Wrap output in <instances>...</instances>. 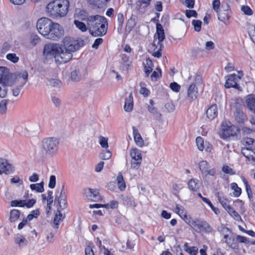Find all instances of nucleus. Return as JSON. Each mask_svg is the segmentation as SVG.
Returning <instances> with one entry per match:
<instances>
[{
    "mask_svg": "<svg viewBox=\"0 0 255 255\" xmlns=\"http://www.w3.org/2000/svg\"><path fill=\"white\" fill-rule=\"evenodd\" d=\"M198 96L197 88L194 84H192L188 87L187 90V99L190 101L195 100Z\"/></svg>",
    "mask_w": 255,
    "mask_h": 255,
    "instance_id": "nucleus-16",
    "label": "nucleus"
},
{
    "mask_svg": "<svg viewBox=\"0 0 255 255\" xmlns=\"http://www.w3.org/2000/svg\"><path fill=\"white\" fill-rule=\"evenodd\" d=\"M23 86V84H21L19 86H15L13 87V88L12 89L13 96L14 97L18 96Z\"/></svg>",
    "mask_w": 255,
    "mask_h": 255,
    "instance_id": "nucleus-55",
    "label": "nucleus"
},
{
    "mask_svg": "<svg viewBox=\"0 0 255 255\" xmlns=\"http://www.w3.org/2000/svg\"><path fill=\"white\" fill-rule=\"evenodd\" d=\"M59 139L56 137H47L44 138L41 142L42 148L46 154L50 156L55 155L58 150Z\"/></svg>",
    "mask_w": 255,
    "mask_h": 255,
    "instance_id": "nucleus-5",
    "label": "nucleus"
},
{
    "mask_svg": "<svg viewBox=\"0 0 255 255\" xmlns=\"http://www.w3.org/2000/svg\"><path fill=\"white\" fill-rule=\"evenodd\" d=\"M222 171L225 173L230 174L231 175L234 174L233 169L227 165L223 166Z\"/></svg>",
    "mask_w": 255,
    "mask_h": 255,
    "instance_id": "nucleus-64",
    "label": "nucleus"
},
{
    "mask_svg": "<svg viewBox=\"0 0 255 255\" xmlns=\"http://www.w3.org/2000/svg\"><path fill=\"white\" fill-rule=\"evenodd\" d=\"M236 134V129L235 127L230 126L223 129V136L226 138L230 136H233Z\"/></svg>",
    "mask_w": 255,
    "mask_h": 255,
    "instance_id": "nucleus-27",
    "label": "nucleus"
},
{
    "mask_svg": "<svg viewBox=\"0 0 255 255\" xmlns=\"http://www.w3.org/2000/svg\"><path fill=\"white\" fill-rule=\"evenodd\" d=\"M189 189L192 191H197L200 188L198 180L195 179H191L188 182Z\"/></svg>",
    "mask_w": 255,
    "mask_h": 255,
    "instance_id": "nucleus-28",
    "label": "nucleus"
},
{
    "mask_svg": "<svg viewBox=\"0 0 255 255\" xmlns=\"http://www.w3.org/2000/svg\"><path fill=\"white\" fill-rule=\"evenodd\" d=\"M229 5L226 3V6L223 8V9H220L218 11V19L219 20L225 22L227 20H228L229 18Z\"/></svg>",
    "mask_w": 255,
    "mask_h": 255,
    "instance_id": "nucleus-17",
    "label": "nucleus"
},
{
    "mask_svg": "<svg viewBox=\"0 0 255 255\" xmlns=\"http://www.w3.org/2000/svg\"><path fill=\"white\" fill-rule=\"evenodd\" d=\"M74 23L75 24L76 26L82 32H85L87 31V29H88L87 24L86 25L83 22L77 20H75Z\"/></svg>",
    "mask_w": 255,
    "mask_h": 255,
    "instance_id": "nucleus-41",
    "label": "nucleus"
},
{
    "mask_svg": "<svg viewBox=\"0 0 255 255\" xmlns=\"http://www.w3.org/2000/svg\"><path fill=\"white\" fill-rule=\"evenodd\" d=\"M8 104V100H2L0 102V114H4L7 109L6 106Z\"/></svg>",
    "mask_w": 255,
    "mask_h": 255,
    "instance_id": "nucleus-46",
    "label": "nucleus"
},
{
    "mask_svg": "<svg viewBox=\"0 0 255 255\" xmlns=\"http://www.w3.org/2000/svg\"><path fill=\"white\" fill-rule=\"evenodd\" d=\"M13 170V167L7 162L5 159L0 158V174L2 173L9 174L11 173Z\"/></svg>",
    "mask_w": 255,
    "mask_h": 255,
    "instance_id": "nucleus-12",
    "label": "nucleus"
},
{
    "mask_svg": "<svg viewBox=\"0 0 255 255\" xmlns=\"http://www.w3.org/2000/svg\"><path fill=\"white\" fill-rule=\"evenodd\" d=\"M192 24L194 25L195 31L199 32L201 30L202 21L200 20H193Z\"/></svg>",
    "mask_w": 255,
    "mask_h": 255,
    "instance_id": "nucleus-51",
    "label": "nucleus"
},
{
    "mask_svg": "<svg viewBox=\"0 0 255 255\" xmlns=\"http://www.w3.org/2000/svg\"><path fill=\"white\" fill-rule=\"evenodd\" d=\"M20 216V211L16 209H13L10 212L9 220L11 222H14Z\"/></svg>",
    "mask_w": 255,
    "mask_h": 255,
    "instance_id": "nucleus-36",
    "label": "nucleus"
},
{
    "mask_svg": "<svg viewBox=\"0 0 255 255\" xmlns=\"http://www.w3.org/2000/svg\"><path fill=\"white\" fill-rule=\"evenodd\" d=\"M236 121L239 124H244L246 120V117L244 113L239 109H236L234 113Z\"/></svg>",
    "mask_w": 255,
    "mask_h": 255,
    "instance_id": "nucleus-25",
    "label": "nucleus"
},
{
    "mask_svg": "<svg viewBox=\"0 0 255 255\" xmlns=\"http://www.w3.org/2000/svg\"><path fill=\"white\" fill-rule=\"evenodd\" d=\"M217 115L218 108L215 104L211 105L206 111L207 117L210 120L215 119Z\"/></svg>",
    "mask_w": 255,
    "mask_h": 255,
    "instance_id": "nucleus-20",
    "label": "nucleus"
},
{
    "mask_svg": "<svg viewBox=\"0 0 255 255\" xmlns=\"http://www.w3.org/2000/svg\"><path fill=\"white\" fill-rule=\"evenodd\" d=\"M40 41L39 37L36 34H31L30 36L29 42L32 47L35 46Z\"/></svg>",
    "mask_w": 255,
    "mask_h": 255,
    "instance_id": "nucleus-38",
    "label": "nucleus"
},
{
    "mask_svg": "<svg viewBox=\"0 0 255 255\" xmlns=\"http://www.w3.org/2000/svg\"><path fill=\"white\" fill-rule=\"evenodd\" d=\"M64 217L65 216L63 215L59 210L56 211L53 220L54 224L57 226L56 228H58L60 222L63 221Z\"/></svg>",
    "mask_w": 255,
    "mask_h": 255,
    "instance_id": "nucleus-33",
    "label": "nucleus"
},
{
    "mask_svg": "<svg viewBox=\"0 0 255 255\" xmlns=\"http://www.w3.org/2000/svg\"><path fill=\"white\" fill-rule=\"evenodd\" d=\"M151 0H138L136 3L135 8L140 12L143 13L146 8L150 5Z\"/></svg>",
    "mask_w": 255,
    "mask_h": 255,
    "instance_id": "nucleus-18",
    "label": "nucleus"
},
{
    "mask_svg": "<svg viewBox=\"0 0 255 255\" xmlns=\"http://www.w3.org/2000/svg\"><path fill=\"white\" fill-rule=\"evenodd\" d=\"M36 27L40 34L53 40L60 38L64 32L62 26L59 24L54 23L46 17L39 19L37 22Z\"/></svg>",
    "mask_w": 255,
    "mask_h": 255,
    "instance_id": "nucleus-2",
    "label": "nucleus"
},
{
    "mask_svg": "<svg viewBox=\"0 0 255 255\" xmlns=\"http://www.w3.org/2000/svg\"><path fill=\"white\" fill-rule=\"evenodd\" d=\"M136 25L135 19L130 18L127 21L126 26V32L129 33Z\"/></svg>",
    "mask_w": 255,
    "mask_h": 255,
    "instance_id": "nucleus-35",
    "label": "nucleus"
},
{
    "mask_svg": "<svg viewBox=\"0 0 255 255\" xmlns=\"http://www.w3.org/2000/svg\"><path fill=\"white\" fill-rule=\"evenodd\" d=\"M216 196L218 198V200L219 201V202L221 203V204L225 209H226L230 206L228 204L229 201L228 199L224 197L222 193H216Z\"/></svg>",
    "mask_w": 255,
    "mask_h": 255,
    "instance_id": "nucleus-26",
    "label": "nucleus"
},
{
    "mask_svg": "<svg viewBox=\"0 0 255 255\" xmlns=\"http://www.w3.org/2000/svg\"><path fill=\"white\" fill-rule=\"evenodd\" d=\"M186 223H187L194 231L198 233L204 232L210 233L212 231V228L210 225L205 221L198 219H187Z\"/></svg>",
    "mask_w": 255,
    "mask_h": 255,
    "instance_id": "nucleus-6",
    "label": "nucleus"
},
{
    "mask_svg": "<svg viewBox=\"0 0 255 255\" xmlns=\"http://www.w3.org/2000/svg\"><path fill=\"white\" fill-rule=\"evenodd\" d=\"M231 188L234 190L233 194L235 197H238L241 195L242 193L241 188L238 187L236 183H231Z\"/></svg>",
    "mask_w": 255,
    "mask_h": 255,
    "instance_id": "nucleus-39",
    "label": "nucleus"
},
{
    "mask_svg": "<svg viewBox=\"0 0 255 255\" xmlns=\"http://www.w3.org/2000/svg\"><path fill=\"white\" fill-rule=\"evenodd\" d=\"M196 142L198 148L200 151H203L204 148V140L202 137L198 136L196 138Z\"/></svg>",
    "mask_w": 255,
    "mask_h": 255,
    "instance_id": "nucleus-49",
    "label": "nucleus"
},
{
    "mask_svg": "<svg viewBox=\"0 0 255 255\" xmlns=\"http://www.w3.org/2000/svg\"><path fill=\"white\" fill-rule=\"evenodd\" d=\"M69 6L68 0H53L48 4L47 12L54 17H63L67 13Z\"/></svg>",
    "mask_w": 255,
    "mask_h": 255,
    "instance_id": "nucleus-4",
    "label": "nucleus"
},
{
    "mask_svg": "<svg viewBox=\"0 0 255 255\" xmlns=\"http://www.w3.org/2000/svg\"><path fill=\"white\" fill-rule=\"evenodd\" d=\"M185 15L187 17L190 18L191 17H194L196 18L197 17V13L194 10L192 9H187L185 10Z\"/></svg>",
    "mask_w": 255,
    "mask_h": 255,
    "instance_id": "nucleus-56",
    "label": "nucleus"
},
{
    "mask_svg": "<svg viewBox=\"0 0 255 255\" xmlns=\"http://www.w3.org/2000/svg\"><path fill=\"white\" fill-rule=\"evenodd\" d=\"M224 239L225 240V242L229 247L233 249H238V243L235 235H232L230 236H229L228 235H225Z\"/></svg>",
    "mask_w": 255,
    "mask_h": 255,
    "instance_id": "nucleus-13",
    "label": "nucleus"
},
{
    "mask_svg": "<svg viewBox=\"0 0 255 255\" xmlns=\"http://www.w3.org/2000/svg\"><path fill=\"white\" fill-rule=\"evenodd\" d=\"M15 243L19 247H23L27 244L26 239L21 235L18 234L14 237Z\"/></svg>",
    "mask_w": 255,
    "mask_h": 255,
    "instance_id": "nucleus-29",
    "label": "nucleus"
},
{
    "mask_svg": "<svg viewBox=\"0 0 255 255\" xmlns=\"http://www.w3.org/2000/svg\"><path fill=\"white\" fill-rule=\"evenodd\" d=\"M58 200L59 207L61 209H64L67 207V195L66 192L64 189V186L62 185L60 190V195H56L55 200Z\"/></svg>",
    "mask_w": 255,
    "mask_h": 255,
    "instance_id": "nucleus-11",
    "label": "nucleus"
},
{
    "mask_svg": "<svg viewBox=\"0 0 255 255\" xmlns=\"http://www.w3.org/2000/svg\"><path fill=\"white\" fill-rule=\"evenodd\" d=\"M74 16L81 20H87V18L89 16L86 10L83 9H76Z\"/></svg>",
    "mask_w": 255,
    "mask_h": 255,
    "instance_id": "nucleus-24",
    "label": "nucleus"
},
{
    "mask_svg": "<svg viewBox=\"0 0 255 255\" xmlns=\"http://www.w3.org/2000/svg\"><path fill=\"white\" fill-rule=\"evenodd\" d=\"M242 181L245 186L247 194H249V193L252 192V189L251 188V186L249 185L247 180L243 176L242 177Z\"/></svg>",
    "mask_w": 255,
    "mask_h": 255,
    "instance_id": "nucleus-58",
    "label": "nucleus"
},
{
    "mask_svg": "<svg viewBox=\"0 0 255 255\" xmlns=\"http://www.w3.org/2000/svg\"><path fill=\"white\" fill-rule=\"evenodd\" d=\"M17 78L16 75L9 73L7 68L0 67V82H5L6 81L16 80Z\"/></svg>",
    "mask_w": 255,
    "mask_h": 255,
    "instance_id": "nucleus-10",
    "label": "nucleus"
},
{
    "mask_svg": "<svg viewBox=\"0 0 255 255\" xmlns=\"http://www.w3.org/2000/svg\"><path fill=\"white\" fill-rule=\"evenodd\" d=\"M156 40H154L153 43L152 44V47H153V53L152 55L157 58H159L161 56V53L160 51L161 50V47H160L158 45L156 44Z\"/></svg>",
    "mask_w": 255,
    "mask_h": 255,
    "instance_id": "nucleus-34",
    "label": "nucleus"
},
{
    "mask_svg": "<svg viewBox=\"0 0 255 255\" xmlns=\"http://www.w3.org/2000/svg\"><path fill=\"white\" fill-rule=\"evenodd\" d=\"M48 197L47 198V208H48L49 210L51 209V205L53 201V198L52 196L53 192L52 191H48L47 192Z\"/></svg>",
    "mask_w": 255,
    "mask_h": 255,
    "instance_id": "nucleus-48",
    "label": "nucleus"
},
{
    "mask_svg": "<svg viewBox=\"0 0 255 255\" xmlns=\"http://www.w3.org/2000/svg\"><path fill=\"white\" fill-rule=\"evenodd\" d=\"M170 88L174 92H178L180 89V86L176 82H173L170 84Z\"/></svg>",
    "mask_w": 255,
    "mask_h": 255,
    "instance_id": "nucleus-61",
    "label": "nucleus"
},
{
    "mask_svg": "<svg viewBox=\"0 0 255 255\" xmlns=\"http://www.w3.org/2000/svg\"><path fill=\"white\" fill-rule=\"evenodd\" d=\"M241 79V77L240 76H237L235 74L229 75L225 84V88H234L239 90L240 87L237 83Z\"/></svg>",
    "mask_w": 255,
    "mask_h": 255,
    "instance_id": "nucleus-9",
    "label": "nucleus"
},
{
    "mask_svg": "<svg viewBox=\"0 0 255 255\" xmlns=\"http://www.w3.org/2000/svg\"><path fill=\"white\" fill-rule=\"evenodd\" d=\"M184 249L190 255H197L198 254V248L196 247H190L187 243L184 244Z\"/></svg>",
    "mask_w": 255,
    "mask_h": 255,
    "instance_id": "nucleus-30",
    "label": "nucleus"
},
{
    "mask_svg": "<svg viewBox=\"0 0 255 255\" xmlns=\"http://www.w3.org/2000/svg\"><path fill=\"white\" fill-rule=\"evenodd\" d=\"M236 237L238 243V242L246 244H249L250 243L249 240L245 237L242 236L241 235H237Z\"/></svg>",
    "mask_w": 255,
    "mask_h": 255,
    "instance_id": "nucleus-54",
    "label": "nucleus"
},
{
    "mask_svg": "<svg viewBox=\"0 0 255 255\" xmlns=\"http://www.w3.org/2000/svg\"><path fill=\"white\" fill-rule=\"evenodd\" d=\"M71 79L73 82H78L81 79V75L79 70H75L71 72Z\"/></svg>",
    "mask_w": 255,
    "mask_h": 255,
    "instance_id": "nucleus-37",
    "label": "nucleus"
},
{
    "mask_svg": "<svg viewBox=\"0 0 255 255\" xmlns=\"http://www.w3.org/2000/svg\"><path fill=\"white\" fill-rule=\"evenodd\" d=\"M146 64L147 65V66H144V71H145L146 75L147 76H148V75L152 71V68L151 66L152 65V63L151 60L149 58L147 59L146 60Z\"/></svg>",
    "mask_w": 255,
    "mask_h": 255,
    "instance_id": "nucleus-43",
    "label": "nucleus"
},
{
    "mask_svg": "<svg viewBox=\"0 0 255 255\" xmlns=\"http://www.w3.org/2000/svg\"><path fill=\"white\" fill-rule=\"evenodd\" d=\"M176 212L180 216H184L185 217V221L188 219L185 215V212L184 208L180 205L176 204L175 208Z\"/></svg>",
    "mask_w": 255,
    "mask_h": 255,
    "instance_id": "nucleus-44",
    "label": "nucleus"
},
{
    "mask_svg": "<svg viewBox=\"0 0 255 255\" xmlns=\"http://www.w3.org/2000/svg\"><path fill=\"white\" fill-rule=\"evenodd\" d=\"M108 138L100 136L99 137V143L103 148H107L108 147Z\"/></svg>",
    "mask_w": 255,
    "mask_h": 255,
    "instance_id": "nucleus-53",
    "label": "nucleus"
},
{
    "mask_svg": "<svg viewBox=\"0 0 255 255\" xmlns=\"http://www.w3.org/2000/svg\"><path fill=\"white\" fill-rule=\"evenodd\" d=\"M107 208H110L111 209H114L118 207V202L115 200H112L109 203L104 205Z\"/></svg>",
    "mask_w": 255,
    "mask_h": 255,
    "instance_id": "nucleus-59",
    "label": "nucleus"
},
{
    "mask_svg": "<svg viewBox=\"0 0 255 255\" xmlns=\"http://www.w3.org/2000/svg\"><path fill=\"white\" fill-rule=\"evenodd\" d=\"M16 80L6 81L5 82H0V98H4L7 93V87L13 85Z\"/></svg>",
    "mask_w": 255,
    "mask_h": 255,
    "instance_id": "nucleus-15",
    "label": "nucleus"
},
{
    "mask_svg": "<svg viewBox=\"0 0 255 255\" xmlns=\"http://www.w3.org/2000/svg\"><path fill=\"white\" fill-rule=\"evenodd\" d=\"M133 97L132 93H130L129 96L125 99L124 109L127 112H130L133 109Z\"/></svg>",
    "mask_w": 255,
    "mask_h": 255,
    "instance_id": "nucleus-23",
    "label": "nucleus"
},
{
    "mask_svg": "<svg viewBox=\"0 0 255 255\" xmlns=\"http://www.w3.org/2000/svg\"><path fill=\"white\" fill-rule=\"evenodd\" d=\"M86 24L90 33L93 36H102L107 33L108 23L104 16L98 14L90 15Z\"/></svg>",
    "mask_w": 255,
    "mask_h": 255,
    "instance_id": "nucleus-3",
    "label": "nucleus"
},
{
    "mask_svg": "<svg viewBox=\"0 0 255 255\" xmlns=\"http://www.w3.org/2000/svg\"><path fill=\"white\" fill-rule=\"evenodd\" d=\"M32 190H35L37 192L42 193L44 191V182L42 181L39 183L32 184L30 185Z\"/></svg>",
    "mask_w": 255,
    "mask_h": 255,
    "instance_id": "nucleus-32",
    "label": "nucleus"
},
{
    "mask_svg": "<svg viewBox=\"0 0 255 255\" xmlns=\"http://www.w3.org/2000/svg\"><path fill=\"white\" fill-rule=\"evenodd\" d=\"M242 153L253 165H255V153L253 151L250 150L249 148H246L242 149Z\"/></svg>",
    "mask_w": 255,
    "mask_h": 255,
    "instance_id": "nucleus-21",
    "label": "nucleus"
},
{
    "mask_svg": "<svg viewBox=\"0 0 255 255\" xmlns=\"http://www.w3.org/2000/svg\"><path fill=\"white\" fill-rule=\"evenodd\" d=\"M6 58L12 62L15 63L19 60V58L15 53H9L6 55Z\"/></svg>",
    "mask_w": 255,
    "mask_h": 255,
    "instance_id": "nucleus-52",
    "label": "nucleus"
},
{
    "mask_svg": "<svg viewBox=\"0 0 255 255\" xmlns=\"http://www.w3.org/2000/svg\"><path fill=\"white\" fill-rule=\"evenodd\" d=\"M85 194L88 199L93 201H98L101 198L99 192L91 188L86 189Z\"/></svg>",
    "mask_w": 255,
    "mask_h": 255,
    "instance_id": "nucleus-14",
    "label": "nucleus"
},
{
    "mask_svg": "<svg viewBox=\"0 0 255 255\" xmlns=\"http://www.w3.org/2000/svg\"><path fill=\"white\" fill-rule=\"evenodd\" d=\"M111 156L112 153L109 150H103L100 154V157L103 160L109 159Z\"/></svg>",
    "mask_w": 255,
    "mask_h": 255,
    "instance_id": "nucleus-42",
    "label": "nucleus"
},
{
    "mask_svg": "<svg viewBox=\"0 0 255 255\" xmlns=\"http://www.w3.org/2000/svg\"><path fill=\"white\" fill-rule=\"evenodd\" d=\"M133 135L134 141L137 145L142 147L144 144V141L139 133L138 129L134 127H132Z\"/></svg>",
    "mask_w": 255,
    "mask_h": 255,
    "instance_id": "nucleus-22",
    "label": "nucleus"
},
{
    "mask_svg": "<svg viewBox=\"0 0 255 255\" xmlns=\"http://www.w3.org/2000/svg\"><path fill=\"white\" fill-rule=\"evenodd\" d=\"M156 34L158 39L156 44L161 47L162 46L161 42H162L165 38V34L163 27L160 23L156 24Z\"/></svg>",
    "mask_w": 255,
    "mask_h": 255,
    "instance_id": "nucleus-19",
    "label": "nucleus"
},
{
    "mask_svg": "<svg viewBox=\"0 0 255 255\" xmlns=\"http://www.w3.org/2000/svg\"><path fill=\"white\" fill-rule=\"evenodd\" d=\"M199 166L204 179H206L208 175L214 176L216 174L215 169L214 168L210 169L209 165L206 161L200 162Z\"/></svg>",
    "mask_w": 255,
    "mask_h": 255,
    "instance_id": "nucleus-8",
    "label": "nucleus"
},
{
    "mask_svg": "<svg viewBox=\"0 0 255 255\" xmlns=\"http://www.w3.org/2000/svg\"><path fill=\"white\" fill-rule=\"evenodd\" d=\"M247 104L248 109L255 114V98L249 96L247 99Z\"/></svg>",
    "mask_w": 255,
    "mask_h": 255,
    "instance_id": "nucleus-31",
    "label": "nucleus"
},
{
    "mask_svg": "<svg viewBox=\"0 0 255 255\" xmlns=\"http://www.w3.org/2000/svg\"><path fill=\"white\" fill-rule=\"evenodd\" d=\"M241 9L246 14L249 15L252 14V10L248 6H243Z\"/></svg>",
    "mask_w": 255,
    "mask_h": 255,
    "instance_id": "nucleus-63",
    "label": "nucleus"
},
{
    "mask_svg": "<svg viewBox=\"0 0 255 255\" xmlns=\"http://www.w3.org/2000/svg\"><path fill=\"white\" fill-rule=\"evenodd\" d=\"M25 204V200H13L11 202V206L12 207H24Z\"/></svg>",
    "mask_w": 255,
    "mask_h": 255,
    "instance_id": "nucleus-45",
    "label": "nucleus"
},
{
    "mask_svg": "<svg viewBox=\"0 0 255 255\" xmlns=\"http://www.w3.org/2000/svg\"><path fill=\"white\" fill-rule=\"evenodd\" d=\"M14 74L16 75L17 77H18L16 79L15 82H16L17 81H18L20 78H22L24 80V82L22 84H23V85L25 84V83L27 81L28 78V73L25 70H23L19 73H14Z\"/></svg>",
    "mask_w": 255,
    "mask_h": 255,
    "instance_id": "nucleus-40",
    "label": "nucleus"
},
{
    "mask_svg": "<svg viewBox=\"0 0 255 255\" xmlns=\"http://www.w3.org/2000/svg\"><path fill=\"white\" fill-rule=\"evenodd\" d=\"M148 110L155 118H160L161 116V114L158 112L157 110L153 106H148Z\"/></svg>",
    "mask_w": 255,
    "mask_h": 255,
    "instance_id": "nucleus-47",
    "label": "nucleus"
},
{
    "mask_svg": "<svg viewBox=\"0 0 255 255\" xmlns=\"http://www.w3.org/2000/svg\"><path fill=\"white\" fill-rule=\"evenodd\" d=\"M62 42L61 45L57 43L45 44L43 51L44 58H54L56 63L59 64L69 61L73 56L72 53L79 49V45L70 37H65Z\"/></svg>",
    "mask_w": 255,
    "mask_h": 255,
    "instance_id": "nucleus-1",
    "label": "nucleus"
},
{
    "mask_svg": "<svg viewBox=\"0 0 255 255\" xmlns=\"http://www.w3.org/2000/svg\"><path fill=\"white\" fill-rule=\"evenodd\" d=\"M55 185H56V177L55 175H51L50 176L48 187L51 189H53L55 187Z\"/></svg>",
    "mask_w": 255,
    "mask_h": 255,
    "instance_id": "nucleus-57",
    "label": "nucleus"
},
{
    "mask_svg": "<svg viewBox=\"0 0 255 255\" xmlns=\"http://www.w3.org/2000/svg\"><path fill=\"white\" fill-rule=\"evenodd\" d=\"M49 82L50 85L54 87H60L62 84L61 82L57 79H50Z\"/></svg>",
    "mask_w": 255,
    "mask_h": 255,
    "instance_id": "nucleus-50",
    "label": "nucleus"
},
{
    "mask_svg": "<svg viewBox=\"0 0 255 255\" xmlns=\"http://www.w3.org/2000/svg\"><path fill=\"white\" fill-rule=\"evenodd\" d=\"M130 156L131 158L130 161L131 168L134 169H138L142 160L140 151L136 148H132L130 151Z\"/></svg>",
    "mask_w": 255,
    "mask_h": 255,
    "instance_id": "nucleus-7",
    "label": "nucleus"
},
{
    "mask_svg": "<svg viewBox=\"0 0 255 255\" xmlns=\"http://www.w3.org/2000/svg\"><path fill=\"white\" fill-rule=\"evenodd\" d=\"M249 34L252 41L255 43V26H252L250 28Z\"/></svg>",
    "mask_w": 255,
    "mask_h": 255,
    "instance_id": "nucleus-60",
    "label": "nucleus"
},
{
    "mask_svg": "<svg viewBox=\"0 0 255 255\" xmlns=\"http://www.w3.org/2000/svg\"><path fill=\"white\" fill-rule=\"evenodd\" d=\"M213 8L216 12H218L220 5V0H214L212 2Z\"/></svg>",
    "mask_w": 255,
    "mask_h": 255,
    "instance_id": "nucleus-62",
    "label": "nucleus"
}]
</instances>
